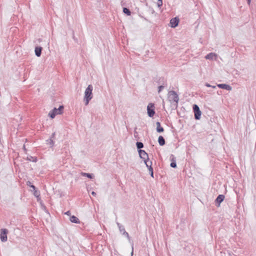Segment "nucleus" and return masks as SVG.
Here are the masks:
<instances>
[{
    "label": "nucleus",
    "mask_w": 256,
    "mask_h": 256,
    "mask_svg": "<svg viewBox=\"0 0 256 256\" xmlns=\"http://www.w3.org/2000/svg\"><path fill=\"white\" fill-rule=\"evenodd\" d=\"M92 90L93 87L92 85L90 84L84 92V101L85 102V104L86 106L88 104L89 102L92 98Z\"/></svg>",
    "instance_id": "1"
},
{
    "label": "nucleus",
    "mask_w": 256,
    "mask_h": 256,
    "mask_svg": "<svg viewBox=\"0 0 256 256\" xmlns=\"http://www.w3.org/2000/svg\"><path fill=\"white\" fill-rule=\"evenodd\" d=\"M168 98L170 102H176V103H178L179 100L178 94L174 90H171L168 92Z\"/></svg>",
    "instance_id": "2"
},
{
    "label": "nucleus",
    "mask_w": 256,
    "mask_h": 256,
    "mask_svg": "<svg viewBox=\"0 0 256 256\" xmlns=\"http://www.w3.org/2000/svg\"><path fill=\"white\" fill-rule=\"evenodd\" d=\"M193 110L194 113V118L196 120H198L200 118L202 114L201 111L200 110L197 104H194Z\"/></svg>",
    "instance_id": "3"
},
{
    "label": "nucleus",
    "mask_w": 256,
    "mask_h": 256,
    "mask_svg": "<svg viewBox=\"0 0 256 256\" xmlns=\"http://www.w3.org/2000/svg\"><path fill=\"white\" fill-rule=\"evenodd\" d=\"M154 108V105L152 103H150L147 106L148 114L150 118L152 117L155 114Z\"/></svg>",
    "instance_id": "4"
},
{
    "label": "nucleus",
    "mask_w": 256,
    "mask_h": 256,
    "mask_svg": "<svg viewBox=\"0 0 256 256\" xmlns=\"http://www.w3.org/2000/svg\"><path fill=\"white\" fill-rule=\"evenodd\" d=\"M138 152L140 157L142 159L144 162L149 160L148 154L144 150H138Z\"/></svg>",
    "instance_id": "5"
},
{
    "label": "nucleus",
    "mask_w": 256,
    "mask_h": 256,
    "mask_svg": "<svg viewBox=\"0 0 256 256\" xmlns=\"http://www.w3.org/2000/svg\"><path fill=\"white\" fill-rule=\"evenodd\" d=\"M8 230L4 228L2 230L1 233L0 234V238L2 242H6L7 240V234Z\"/></svg>",
    "instance_id": "6"
},
{
    "label": "nucleus",
    "mask_w": 256,
    "mask_h": 256,
    "mask_svg": "<svg viewBox=\"0 0 256 256\" xmlns=\"http://www.w3.org/2000/svg\"><path fill=\"white\" fill-rule=\"evenodd\" d=\"M179 18L177 17L172 18L170 20V24L172 28H174L178 24Z\"/></svg>",
    "instance_id": "7"
},
{
    "label": "nucleus",
    "mask_w": 256,
    "mask_h": 256,
    "mask_svg": "<svg viewBox=\"0 0 256 256\" xmlns=\"http://www.w3.org/2000/svg\"><path fill=\"white\" fill-rule=\"evenodd\" d=\"M170 160L171 161L170 166L172 168H176V158L173 154L170 155Z\"/></svg>",
    "instance_id": "8"
},
{
    "label": "nucleus",
    "mask_w": 256,
    "mask_h": 256,
    "mask_svg": "<svg viewBox=\"0 0 256 256\" xmlns=\"http://www.w3.org/2000/svg\"><path fill=\"white\" fill-rule=\"evenodd\" d=\"M217 86L220 88L226 90H231L232 89V88L230 85L226 84H218Z\"/></svg>",
    "instance_id": "9"
},
{
    "label": "nucleus",
    "mask_w": 256,
    "mask_h": 256,
    "mask_svg": "<svg viewBox=\"0 0 256 256\" xmlns=\"http://www.w3.org/2000/svg\"><path fill=\"white\" fill-rule=\"evenodd\" d=\"M64 108L63 106H60L58 108H54L52 110L55 112L56 114H60L62 113Z\"/></svg>",
    "instance_id": "10"
},
{
    "label": "nucleus",
    "mask_w": 256,
    "mask_h": 256,
    "mask_svg": "<svg viewBox=\"0 0 256 256\" xmlns=\"http://www.w3.org/2000/svg\"><path fill=\"white\" fill-rule=\"evenodd\" d=\"M42 50V48L40 46H36L35 48V50H34L35 54L38 57H39L40 56Z\"/></svg>",
    "instance_id": "11"
},
{
    "label": "nucleus",
    "mask_w": 256,
    "mask_h": 256,
    "mask_svg": "<svg viewBox=\"0 0 256 256\" xmlns=\"http://www.w3.org/2000/svg\"><path fill=\"white\" fill-rule=\"evenodd\" d=\"M224 196L223 194H220L218 196L216 200V202L220 205V204L224 200Z\"/></svg>",
    "instance_id": "12"
},
{
    "label": "nucleus",
    "mask_w": 256,
    "mask_h": 256,
    "mask_svg": "<svg viewBox=\"0 0 256 256\" xmlns=\"http://www.w3.org/2000/svg\"><path fill=\"white\" fill-rule=\"evenodd\" d=\"M156 132H164V128L161 126L160 123L159 122H156Z\"/></svg>",
    "instance_id": "13"
},
{
    "label": "nucleus",
    "mask_w": 256,
    "mask_h": 256,
    "mask_svg": "<svg viewBox=\"0 0 256 256\" xmlns=\"http://www.w3.org/2000/svg\"><path fill=\"white\" fill-rule=\"evenodd\" d=\"M216 57V54L213 52H210L206 56L205 58L206 60H212L214 59V58Z\"/></svg>",
    "instance_id": "14"
},
{
    "label": "nucleus",
    "mask_w": 256,
    "mask_h": 256,
    "mask_svg": "<svg viewBox=\"0 0 256 256\" xmlns=\"http://www.w3.org/2000/svg\"><path fill=\"white\" fill-rule=\"evenodd\" d=\"M158 142L160 146L164 145L166 143L164 138L162 136H159L158 138Z\"/></svg>",
    "instance_id": "15"
},
{
    "label": "nucleus",
    "mask_w": 256,
    "mask_h": 256,
    "mask_svg": "<svg viewBox=\"0 0 256 256\" xmlns=\"http://www.w3.org/2000/svg\"><path fill=\"white\" fill-rule=\"evenodd\" d=\"M146 164V167L148 168L149 171L153 170V168L152 166V162L151 161H149V160H146L144 162Z\"/></svg>",
    "instance_id": "16"
},
{
    "label": "nucleus",
    "mask_w": 256,
    "mask_h": 256,
    "mask_svg": "<svg viewBox=\"0 0 256 256\" xmlns=\"http://www.w3.org/2000/svg\"><path fill=\"white\" fill-rule=\"evenodd\" d=\"M70 220L71 222L75 224H79L80 222L78 218L74 216L70 217Z\"/></svg>",
    "instance_id": "17"
},
{
    "label": "nucleus",
    "mask_w": 256,
    "mask_h": 256,
    "mask_svg": "<svg viewBox=\"0 0 256 256\" xmlns=\"http://www.w3.org/2000/svg\"><path fill=\"white\" fill-rule=\"evenodd\" d=\"M26 160L28 161L36 162L37 161V158L36 157L32 156H28Z\"/></svg>",
    "instance_id": "18"
},
{
    "label": "nucleus",
    "mask_w": 256,
    "mask_h": 256,
    "mask_svg": "<svg viewBox=\"0 0 256 256\" xmlns=\"http://www.w3.org/2000/svg\"><path fill=\"white\" fill-rule=\"evenodd\" d=\"M116 224H117L118 226V227L119 230H120V232H122H122H124V231H126L124 226L121 225L118 222H116Z\"/></svg>",
    "instance_id": "19"
},
{
    "label": "nucleus",
    "mask_w": 256,
    "mask_h": 256,
    "mask_svg": "<svg viewBox=\"0 0 256 256\" xmlns=\"http://www.w3.org/2000/svg\"><path fill=\"white\" fill-rule=\"evenodd\" d=\"M136 148L138 150H140L144 148V144L142 142H137L136 143Z\"/></svg>",
    "instance_id": "20"
},
{
    "label": "nucleus",
    "mask_w": 256,
    "mask_h": 256,
    "mask_svg": "<svg viewBox=\"0 0 256 256\" xmlns=\"http://www.w3.org/2000/svg\"><path fill=\"white\" fill-rule=\"evenodd\" d=\"M81 174L82 176H86V177H88V178H92L93 177H94L92 174H89V173H86V172H82L81 173Z\"/></svg>",
    "instance_id": "21"
},
{
    "label": "nucleus",
    "mask_w": 256,
    "mask_h": 256,
    "mask_svg": "<svg viewBox=\"0 0 256 256\" xmlns=\"http://www.w3.org/2000/svg\"><path fill=\"white\" fill-rule=\"evenodd\" d=\"M123 12L126 14L127 16H130L131 14L130 10L126 8H123Z\"/></svg>",
    "instance_id": "22"
},
{
    "label": "nucleus",
    "mask_w": 256,
    "mask_h": 256,
    "mask_svg": "<svg viewBox=\"0 0 256 256\" xmlns=\"http://www.w3.org/2000/svg\"><path fill=\"white\" fill-rule=\"evenodd\" d=\"M56 114L55 113V112H54V111L52 110L50 111L49 114H48V116L52 118H54L56 115Z\"/></svg>",
    "instance_id": "23"
},
{
    "label": "nucleus",
    "mask_w": 256,
    "mask_h": 256,
    "mask_svg": "<svg viewBox=\"0 0 256 256\" xmlns=\"http://www.w3.org/2000/svg\"><path fill=\"white\" fill-rule=\"evenodd\" d=\"M56 114L55 113V112H54V111L52 110L50 111L49 114H48V116L52 118H54L56 115Z\"/></svg>",
    "instance_id": "24"
},
{
    "label": "nucleus",
    "mask_w": 256,
    "mask_h": 256,
    "mask_svg": "<svg viewBox=\"0 0 256 256\" xmlns=\"http://www.w3.org/2000/svg\"><path fill=\"white\" fill-rule=\"evenodd\" d=\"M47 142L50 144L51 147L53 146L54 145V142L52 139L50 138L47 140Z\"/></svg>",
    "instance_id": "25"
},
{
    "label": "nucleus",
    "mask_w": 256,
    "mask_h": 256,
    "mask_svg": "<svg viewBox=\"0 0 256 256\" xmlns=\"http://www.w3.org/2000/svg\"><path fill=\"white\" fill-rule=\"evenodd\" d=\"M138 132H136V128L134 130V136L135 138L138 139Z\"/></svg>",
    "instance_id": "26"
},
{
    "label": "nucleus",
    "mask_w": 256,
    "mask_h": 256,
    "mask_svg": "<svg viewBox=\"0 0 256 256\" xmlns=\"http://www.w3.org/2000/svg\"><path fill=\"white\" fill-rule=\"evenodd\" d=\"M122 234L123 235L125 236L128 239V240L130 241V237L129 236L128 234L126 231H124V232H122Z\"/></svg>",
    "instance_id": "27"
},
{
    "label": "nucleus",
    "mask_w": 256,
    "mask_h": 256,
    "mask_svg": "<svg viewBox=\"0 0 256 256\" xmlns=\"http://www.w3.org/2000/svg\"><path fill=\"white\" fill-rule=\"evenodd\" d=\"M34 194L35 196L37 197V198H38L40 194V192L37 191V190H34Z\"/></svg>",
    "instance_id": "28"
},
{
    "label": "nucleus",
    "mask_w": 256,
    "mask_h": 256,
    "mask_svg": "<svg viewBox=\"0 0 256 256\" xmlns=\"http://www.w3.org/2000/svg\"><path fill=\"white\" fill-rule=\"evenodd\" d=\"M157 4L158 7L160 8L162 5V0H158Z\"/></svg>",
    "instance_id": "29"
},
{
    "label": "nucleus",
    "mask_w": 256,
    "mask_h": 256,
    "mask_svg": "<svg viewBox=\"0 0 256 256\" xmlns=\"http://www.w3.org/2000/svg\"><path fill=\"white\" fill-rule=\"evenodd\" d=\"M164 86H159L158 88V92H161V90L164 88Z\"/></svg>",
    "instance_id": "30"
},
{
    "label": "nucleus",
    "mask_w": 256,
    "mask_h": 256,
    "mask_svg": "<svg viewBox=\"0 0 256 256\" xmlns=\"http://www.w3.org/2000/svg\"><path fill=\"white\" fill-rule=\"evenodd\" d=\"M150 172V176L152 178H154V172H153V170H150L149 171Z\"/></svg>",
    "instance_id": "31"
},
{
    "label": "nucleus",
    "mask_w": 256,
    "mask_h": 256,
    "mask_svg": "<svg viewBox=\"0 0 256 256\" xmlns=\"http://www.w3.org/2000/svg\"><path fill=\"white\" fill-rule=\"evenodd\" d=\"M54 136H55V132H54L52 134L50 138H52V139L54 138Z\"/></svg>",
    "instance_id": "32"
},
{
    "label": "nucleus",
    "mask_w": 256,
    "mask_h": 256,
    "mask_svg": "<svg viewBox=\"0 0 256 256\" xmlns=\"http://www.w3.org/2000/svg\"><path fill=\"white\" fill-rule=\"evenodd\" d=\"M30 186L32 188L34 189V190H36V187H35L34 186V185H30Z\"/></svg>",
    "instance_id": "33"
},
{
    "label": "nucleus",
    "mask_w": 256,
    "mask_h": 256,
    "mask_svg": "<svg viewBox=\"0 0 256 256\" xmlns=\"http://www.w3.org/2000/svg\"><path fill=\"white\" fill-rule=\"evenodd\" d=\"M205 86H207V87H211V85H210V84H208V83H206V84H205Z\"/></svg>",
    "instance_id": "34"
},
{
    "label": "nucleus",
    "mask_w": 256,
    "mask_h": 256,
    "mask_svg": "<svg viewBox=\"0 0 256 256\" xmlns=\"http://www.w3.org/2000/svg\"><path fill=\"white\" fill-rule=\"evenodd\" d=\"M65 214L70 216V211H68L65 213Z\"/></svg>",
    "instance_id": "35"
},
{
    "label": "nucleus",
    "mask_w": 256,
    "mask_h": 256,
    "mask_svg": "<svg viewBox=\"0 0 256 256\" xmlns=\"http://www.w3.org/2000/svg\"><path fill=\"white\" fill-rule=\"evenodd\" d=\"M92 194L94 196H96V192H92Z\"/></svg>",
    "instance_id": "36"
},
{
    "label": "nucleus",
    "mask_w": 256,
    "mask_h": 256,
    "mask_svg": "<svg viewBox=\"0 0 256 256\" xmlns=\"http://www.w3.org/2000/svg\"><path fill=\"white\" fill-rule=\"evenodd\" d=\"M23 148H24V150L26 152V148L25 145H24Z\"/></svg>",
    "instance_id": "37"
},
{
    "label": "nucleus",
    "mask_w": 256,
    "mask_h": 256,
    "mask_svg": "<svg viewBox=\"0 0 256 256\" xmlns=\"http://www.w3.org/2000/svg\"><path fill=\"white\" fill-rule=\"evenodd\" d=\"M247 1H248V4H250L251 2V0H247Z\"/></svg>",
    "instance_id": "38"
},
{
    "label": "nucleus",
    "mask_w": 256,
    "mask_h": 256,
    "mask_svg": "<svg viewBox=\"0 0 256 256\" xmlns=\"http://www.w3.org/2000/svg\"><path fill=\"white\" fill-rule=\"evenodd\" d=\"M132 249L133 250V246H132ZM133 253H134V252H133V250H132V252H131V255H132H132H133Z\"/></svg>",
    "instance_id": "39"
},
{
    "label": "nucleus",
    "mask_w": 256,
    "mask_h": 256,
    "mask_svg": "<svg viewBox=\"0 0 256 256\" xmlns=\"http://www.w3.org/2000/svg\"><path fill=\"white\" fill-rule=\"evenodd\" d=\"M211 87H212V88H216V86H211Z\"/></svg>",
    "instance_id": "40"
},
{
    "label": "nucleus",
    "mask_w": 256,
    "mask_h": 256,
    "mask_svg": "<svg viewBox=\"0 0 256 256\" xmlns=\"http://www.w3.org/2000/svg\"><path fill=\"white\" fill-rule=\"evenodd\" d=\"M30 182H27V184H28V186H30Z\"/></svg>",
    "instance_id": "41"
}]
</instances>
